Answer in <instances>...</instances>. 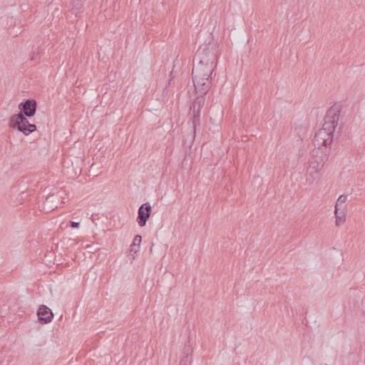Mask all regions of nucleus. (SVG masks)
<instances>
[{
	"label": "nucleus",
	"instance_id": "nucleus-5",
	"mask_svg": "<svg viewBox=\"0 0 365 365\" xmlns=\"http://www.w3.org/2000/svg\"><path fill=\"white\" fill-rule=\"evenodd\" d=\"M36 316L41 324H46L52 321L53 312L48 307L40 305L36 312Z\"/></svg>",
	"mask_w": 365,
	"mask_h": 365
},
{
	"label": "nucleus",
	"instance_id": "nucleus-9",
	"mask_svg": "<svg viewBox=\"0 0 365 365\" xmlns=\"http://www.w3.org/2000/svg\"><path fill=\"white\" fill-rule=\"evenodd\" d=\"M322 168V164L319 163L317 164V166L312 167L310 165L308 168V174L310 175V178H312V180H314L317 178L318 176V173L319 172L320 168Z\"/></svg>",
	"mask_w": 365,
	"mask_h": 365
},
{
	"label": "nucleus",
	"instance_id": "nucleus-1",
	"mask_svg": "<svg viewBox=\"0 0 365 365\" xmlns=\"http://www.w3.org/2000/svg\"><path fill=\"white\" fill-rule=\"evenodd\" d=\"M216 42L200 45L195 53V66L192 68V84L196 96H203L210 87V76L215 67Z\"/></svg>",
	"mask_w": 365,
	"mask_h": 365
},
{
	"label": "nucleus",
	"instance_id": "nucleus-8",
	"mask_svg": "<svg viewBox=\"0 0 365 365\" xmlns=\"http://www.w3.org/2000/svg\"><path fill=\"white\" fill-rule=\"evenodd\" d=\"M140 243H141V236L140 235H137L135 236V238H133V242H132L131 244V252H134L135 254L139 251V247H140Z\"/></svg>",
	"mask_w": 365,
	"mask_h": 365
},
{
	"label": "nucleus",
	"instance_id": "nucleus-4",
	"mask_svg": "<svg viewBox=\"0 0 365 365\" xmlns=\"http://www.w3.org/2000/svg\"><path fill=\"white\" fill-rule=\"evenodd\" d=\"M19 110H20V111L12 115H22L24 116H28V118H31L34 116L35 113H36V101L29 98L24 102H21L20 104H19Z\"/></svg>",
	"mask_w": 365,
	"mask_h": 365
},
{
	"label": "nucleus",
	"instance_id": "nucleus-12",
	"mask_svg": "<svg viewBox=\"0 0 365 365\" xmlns=\"http://www.w3.org/2000/svg\"><path fill=\"white\" fill-rule=\"evenodd\" d=\"M364 312L365 314V300H364Z\"/></svg>",
	"mask_w": 365,
	"mask_h": 365
},
{
	"label": "nucleus",
	"instance_id": "nucleus-10",
	"mask_svg": "<svg viewBox=\"0 0 365 365\" xmlns=\"http://www.w3.org/2000/svg\"><path fill=\"white\" fill-rule=\"evenodd\" d=\"M346 202V197L344 195H340L336 200V202H335L334 209H342V205Z\"/></svg>",
	"mask_w": 365,
	"mask_h": 365
},
{
	"label": "nucleus",
	"instance_id": "nucleus-2",
	"mask_svg": "<svg viewBox=\"0 0 365 365\" xmlns=\"http://www.w3.org/2000/svg\"><path fill=\"white\" fill-rule=\"evenodd\" d=\"M341 105L335 103L328 108L324 124L314 137V145L317 149H327L331 145L332 136L340 118Z\"/></svg>",
	"mask_w": 365,
	"mask_h": 365
},
{
	"label": "nucleus",
	"instance_id": "nucleus-3",
	"mask_svg": "<svg viewBox=\"0 0 365 365\" xmlns=\"http://www.w3.org/2000/svg\"><path fill=\"white\" fill-rule=\"evenodd\" d=\"M28 116L20 115H12L9 119V127L16 130L25 136H28L36 131V125L28 120Z\"/></svg>",
	"mask_w": 365,
	"mask_h": 365
},
{
	"label": "nucleus",
	"instance_id": "nucleus-11",
	"mask_svg": "<svg viewBox=\"0 0 365 365\" xmlns=\"http://www.w3.org/2000/svg\"><path fill=\"white\" fill-rule=\"evenodd\" d=\"M78 226V222H71V227L76 228Z\"/></svg>",
	"mask_w": 365,
	"mask_h": 365
},
{
	"label": "nucleus",
	"instance_id": "nucleus-7",
	"mask_svg": "<svg viewBox=\"0 0 365 365\" xmlns=\"http://www.w3.org/2000/svg\"><path fill=\"white\" fill-rule=\"evenodd\" d=\"M334 215H335V225L336 226H341L344 223V219H346V215H344V211L342 208H336L334 209Z\"/></svg>",
	"mask_w": 365,
	"mask_h": 365
},
{
	"label": "nucleus",
	"instance_id": "nucleus-6",
	"mask_svg": "<svg viewBox=\"0 0 365 365\" xmlns=\"http://www.w3.org/2000/svg\"><path fill=\"white\" fill-rule=\"evenodd\" d=\"M151 214V206L149 203H144L140 205V209H138V225L140 227H144L146 225V221H148V217H150V215Z\"/></svg>",
	"mask_w": 365,
	"mask_h": 365
}]
</instances>
